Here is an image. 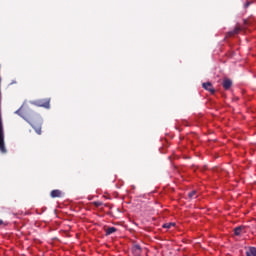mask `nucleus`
Wrapping results in <instances>:
<instances>
[{
  "label": "nucleus",
  "instance_id": "423d86ee",
  "mask_svg": "<svg viewBox=\"0 0 256 256\" xmlns=\"http://www.w3.org/2000/svg\"><path fill=\"white\" fill-rule=\"evenodd\" d=\"M239 31H241V26H236L234 30L227 33V37H233V35L239 34Z\"/></svg>",
  "mask_w": 256,
  "mask_h": 256
},
{
  "label": "nucleus",
  "instance_id": "f8f14e48",
  "mask_svg": "<svg viewBox=\"0 0 256 256\" xmlns=\"http://www.w3.org/2000/svg\"><path fill=\"white\" fill-rule=\"evenodd\" d=\"M172 225H175V224H173V223L164 224L163 227H164V229H171Z\"/></svg>",
  "mask_w": 256,
  "mask_h": 256
},
{
  "label": "nucleus",
  "instance_id": "f257e3e1",
  "mask_svg": "<svg viewBox=\"0 0 256 256\" xmlns=\"http://www.w3.org/2000/svg\"><path fill=\"white\" fill-rule=\"evenodd\" d=\"M25 121H27L33 129H35L36 133L38 135H41V120H39V117L35 114H32L30 116H24L21 115Z\"/></svg>",
  "mask_w": 256,
  "mask_h": 256
},
{
  "label": "nucleus",
  "instance_id": "4468645a",
  "mask_svg": "<svg viewBox=\"0 0 256 256\" xmlns=\"http://www.w3.org/2000/svg\"><path fill=\"white\" fill-rule=\"evenodd\" d=\"M249 5H251V2H247V3L244 5L245 9H247V7H249Z\"/></svg>",
  "mask_w": 256,
  "mask_h": 256
},
{
  "label": "nucleus",
  "instance_id": "f03ea898",
  "mask_svg": "<svg viewBox=\"0 0 256 256\" xmlns=\"http://www.w3.org/2000/svg\"><path fill=\"white\" fill-rule=\"evenodd\" d=\"M51 100L50 99H42V100H37L35 102V104L38 106V107H44L45 109H50L51 107Z\"/></svg>",
  "mask_w": 256,
  "mask_h": 256
},
{
  "label": "nucleus",
  "instance_id": "2eb2a0df",
  "mask_svg": "<svg viewBox=\"0 0 256 256\" xmlns=\"http://www.w3.org/2000/svg\"><path fill=\"white\" fill-rule=\"evenodd\" d=\"M244 25H249V21L248 20H244Z\"/></svg>",
  "mask_w": 256,
  "mask_h": 256
},
{
  "label": "nucleus",
  "instance_id": "20e7f679",
  "mask_svg": "<svg viewBox=\"0 0 256 256\" xmlns=\"http://www.w3.org/2000/svg\"><path fill=\"white\" fill-rule=\"evenodd\" d=\"M132 253H133V255H135V256H141V246H139V244H135V245L132 247Z\"/></svg>",
  "mask_w": 256,
  "mask_h": 256
},
{
  "label": "nucleus",
  "instance_id": "ddd939ff",
  "mask_svg": "<svg viewBox=\"0 0 256 256\" xmlns=\"http://www.w3.org/2000/svg\"><path fill=\"white\" fill-rule=\"evenodd\" d=\"M95 207H101L103 205L101 202H94Z\"/></svg>",
  "mask_w": 256,
  "mask_h": 256
},
{
  "label": "nucleus",
  "instance_id": "39448f33",
  "mask_svg": "<svg viewBox=\"0 0 256 256\" xmlns=\"http://www.w3.org/2000/svg\"><path fill=\"white\" fill-rule=\"evenodd\" d=\"M203 88L206 89V91H210L212 95L215 94V89L210 82L203 83Z\"/></svg>",
  "mask_w": 256,
  "mask_h": 256
},
{
  "label": "nucleus",
  "instance_id": "7ed1b4c3",
  "mask_svg": "<svg viewBox=\"0 0 256 256\" xmlns=\"http://www.w3.org/2000/svg\"><path fill=\"white\" fill-rule=\"evenodd\" d=\"M222 86L226 91H229L231 87L233 86V81L227 77L223 79Z\"/></svg>",
  "mask_w": 256,
  "mask_h": 256
},
{
  "label": "nucleus",
  "instance_id": "f3484780",
  "mask_svg": "<svg viewBox=\"0 0 256 256\" xmlns=\"http://www.w3.org/2000/svg\"><path fill=\"white\" fill-rule=\"evenodd\" d=\"M0 225H3V220H0Z\"/></svg>",
  "mask_w": 256,
  "mask_h": 256
},
{
  "label": "nucleus",
  "instance_id": "1a4fd4ad",
  "mask_svg": "<svg viewBox=\"0 0 256 256\" xmlns=\"http://www.w3.org/2000/svg\"><path fill=\"white\" fill-rule=\"evenodd\" d=\"M241 231H243V226H239L234 229V233L237 236L241 235Z\"/></svg>",
  "mask_w": 256,
  "mask_h": 256
},
{
  "label": "nucleus",
  "instance_id": "9b49d317",
  "mask_svg": "<svg viewBox=\"0 0 256 256\" xmlns=\"http://www.w3.org/2000/svg\"><path fill=\"white\" fill-rule=\"evenodd\" d=\"M194 195H197V191H192V192H190V193L188 194V197H189L190 199H193Z\"/></svg>",
  "mask_w": 256,
  "mask_h": 256
},
{
  "label": "nucleus",
  "instance_id": "9d476101",
  "mask_svg": "<svg viewBox=\"0 0 256 256\" xmlns=\"http://www.w3.org/2000/svg\"><path fill=\"white\" fill-rule=\"evenodd\" d=\"M250 253L252 256H256V248L255 247H250Z\"/></svg>",
  "mask_w": 256,
  "mask_h": 256
},
{
  "label": "nucleus",
  "instance_id": "6e6552de",
  "mask_svg": "<svg viewBox=\"0 0 256 256\" xmlns=\"http://www.w3.org/2000/svg\"><path fill=\"white\" fill-rule=\"evenodd\" d=\"M117 231V228L115 227H110L106 230V235H111Z\"/></svg>",
  "mask_w": 256,
  "mask_h": 256
},
{
  "label": "nucleus",
  "instance_id": "dca6fc26",
  "mask_svg": "<svg viewBox=\"0 0 256 256\" xmlns=\"http://www.w3.org/2000/svg\"><path fill=\"white\" fill-rule=\"evenodd\" d=\"M17 115H21V109L16 111Z\"/></svg>",
  "mask_w": 256,
  "mask_h": 256
},
{
  "label": "nucleus",
  "instance_id": "0eeeda50",
  "mask_svg": "<svg viewBox=\"0 0 256 256\" xmlns=\"http://www.w3.org/2000/svg\"><path fill=\"white\" fill-rule=\"evenodd\" d=\"M63 195V193L61 192V190H52L50 193V196L55 199V197H61Z\"/></svg>",
  "mask_w": 256,
  "mask_h": 256
}]
</instances>
